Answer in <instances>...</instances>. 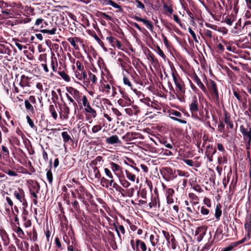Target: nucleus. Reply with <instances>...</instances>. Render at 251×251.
Here are the masks:
<instances>
[{
  "instance_id": "nucleus-12",
  "label": "nucleus",
  "mask_w": 251,
  "mask_h": 251,
  "mask_svg": "<svg viewBox=\"0 0 251 251\" xmlns=\"http://www.w3.org/2000/svg\"><path fill=\"white\" fill-rule=\"evenodd\" d=\"M193 79V80L197 83V85L201 89L202 92L206 95L208 94V91L206 88L201 82V79L196 74H195Z\"/></svg>"
},
{
  "instance_id": "nucleus-61",
  "label": "nucleus",
  "mask_w": 251,
  "mask_h": 251,
  "mask_svg": "<svg viewBox=\"0 0 251 251\" xmlns=\"http://www.w3.org/2000/svg\"><path fill=\"white\" fill-rule=\"evenodd\" d=\"M177 175L179 176H184V177H188L189 176V173L188 172H185V171H181V170H177Z\"/></svg>"
},
{
  "instance_id": "nucleus-27",
  "label": "nucleus",
  "mask_w": 251,
  "mask_h": 251,
  "mask_svg": "<svg viewBox=\"0 0 251 251\" xmlns=\"http://www.w3.org/2000/svg\"><path fill=\"white\" fill-rule=\"evenodd\" d=\"M25 107L26 111L32 114H35V110L33 106L27 100H25Z\"/></svg>"
},
{
  "instance_id": "nucleus-59",
  "label": "nucleus",
  "mask_w": 251,
  "mask_h": 251,
  "mask_svg": "<svg viewBox=\"0 0 251 251\" xmlns=\"http://www.w3.org/2000/svg\"><path fill=\"white\" fill-rule=\"evenodd\" d=\"M170 115H173L177 117L181 118L182 117V114L176 110H171L170 111Z\"/></svg>"
},
{
  "instance_id": "nucleus-9",
  "label": "nucleus",
  "mask_w": 251,
  "mask_h": 251,
  "mask_svg": "<svg viewBox=\"0 0 251 251\" xmlns=\"http://www.w3.org/2000/svg\"><path fill=\"white\" fill-rule=\"evenodd\" d=\"M240 131L243 135V138L245 141L251 140V129L247 127L246 128L243 126H240Z\"/></svg>"
},
{
  "instance_id": "nucleus-64",
  "label": "nucleus",
  "mask_w": 251,
  "mask_h": 251,
  "mask_svg": "<svg viewBox=\"0 0 251 251\" xmlns=\"http://www.w3.org/2000/svg\"><path fill=\"white\" fill-rule=\"evenodd\" d=\"M118 103L122 106V107H124V106H128V105H130L128 103H127V102H126V101L125 100H124L123 98L122 99H120L118 100Z\"/></svg>"
},
{
  "instance_id": "nucleus-22",
  "label": "nucleus",
  "mask_w": 251,
  "mask_h": 251,
  "mask_svg": "<svg viewBox=\"0 0 251 251\" xmlns=\"http://www.w3.org/2000/svg\"><path fill=\"white\" fill-rule=\"evenodd\" d=\"M0 53L7 54L10 56L11 53V50L6 45L0 44Z\"/></svg>"
},
{
  "instance_id": "nucleus-44",
  "label": "nucleus",
  "mask_w": 251,
  "mask_h": 251,
  "mask_svg": "<svg viewBox=\"0 0 251 251\" xmlns=\"http://www.w3.org/2000/svg\"><path fill=\"white\" fill-rule=\"evenodd\" d=\"M126 177L128 179L133 182L135 181L136 178L135 175L133 174L131 172L127 170H126Z\"/></svg>"
},
{
  "instance_id": "nucleus-30",
  "label": "nucleus",
  "mask_w": 251,
  "mask_h": 251,
  "mask_svg": "<svg viewBox=\"0 0 251 251\" xmlns=\"http://www.w3.org/2000/svg\"><path fill=\"white\" fill-rule=\"evenodd\" d=\"M61 136L64 143H69L70 141L71 142H73V140L72 139L71 136L68 134L67 131L62 132L61 133Z\"/></svg>"
},
{
  "instance_id": "nucleus-52",
  "label": "nucleus",
  "mask_w": 251,
  "mask_h": 251,
  "mask_svg": "<svg viewBox=\"0 0 251 251\" xmlns=\"http://www.w3.org/2000/svg\"><path fill=\"white\" fill-rule=\"evenodd\" d=\"M66 96L67 99L70 101H71V102H72L73 103V105L75 107V113H76V109L78 108V106L77 105V103L74 101L73 99L68 94L66 93Z\"/></svg>"
},
{
  "instance_id": "nucleus-42",
  "label": "nucleus",
  "mask_w": 251,
  "mask_h": 251,
  "mask_svg": "<svg viewBox=\"0 0 251 251\" xmlns=\"http://www.w3.org/2000/svg\"><path fill=\"white\" fill-rule=\"evenodd\" d=\"M86 189L82 185H80L77 188L75 189V191H77L78 193L79 192V193L83 196V200H85L84 198V194L85 193V191H86Z\"/></svg>"
},
{
  "instance_id": "nucleus-56",
  "label": "nucleus",
  "mask_w": 251,
  "mask_h": 251,
  "mask_svg": "<svg viewBox=\"0 0 251 251\" xmlns=\"http://www.w3.org/2000/svg\"><path fill=\"white\" fill-rule=\"evenodd\" d=\"M26 118L27 120V122L28 124L30 127L33 129H36V126H35L33 121L30 118V117L28 115H27Z\"/></svg>"
},
{
  "instance_id": "nucleus-23",
  "label": "nucleus",
  "mask_w": 251,
  "mask_h": 251,
  "mask_svg": "<svg viewBox=\"0 0 251 251\" xmlns=\"http://www.w3.org/2000/svg\"><path fill=\"white\" fill-rule=\"evenodd\" d=\"M68 42L70 43L71 45L75 48L76 50H79L78 46L76 44V42L79 41L80 40L78 37H70L67 39Z\"/></svg>"
},
{
  "instance_id": "nucleus-31",
  "label": "nucleus",
  "mask_w": 251,
  "mask_h": 251,
  "mask_svg": "<svg viewBox=\"0 0 251 251\" xmlns=\"http://www.w3.org/2000/svg\"><path fill=\"white\" fill-rule=\"evenodd\" d=\"M131 76L135 83L141 85H143L142 81L135 71L131 74Z\"/></svg>"
},
{
  "instance_id": "nucleus-32",
  "label": "nucleus",
  "mask_w": 251,
  "mask_h": 251,
  "mask_svg": "<svg viewBox=\"0 0 251 251\" xmlns=\"http://www.w3.org/2000/svg\"><path fill=\"white\" fill-rule=\"evenodd\" d=\"M222 205L220 203H218L216 208L215 216L217 220H220V218L222 215V210H221Z\"/></svg>"
},
{
  "instance_id": "nucleus-2",
  "label": "nucleus",
  "mask_w": 251,
  "mask_h": 251,
  "mask_svg": "<svg viewBox=\"0 0 251 251\" xmlns=\"http://www.w3.org/2000/svg\"><path fill=\"white\" fill-rule=\"evenodd\" d=\"M205 84L207 87L208 94L211 95L213 100L216 103L219 102V92L216 83L211 79L205 78Z\"/></svg>"
},
{
  "instance_id": "nucleus-28",
  "label": "nucleus",
  "mask_w": 251,
  "mask_h": 251,
  "mask_svg": "<svg viewBox=\"0 0 251 251\" xmlns=\"http://www.w3.org/2000/svg\"><path fill=\"white\" fill-rule=\"evenodd\" d=\"M56 109L57 106L53 104H50L49 106L50 112L51 114V116L54 120H56L58 117L57 113L56 111Z\"/></svg>"
},
{
  "instance_id": "nucleus-45",
  "label": "nucleus",
  "mask_w": 251,
  "mask_h": 251,
  "mask_svg": "<svg viewBox=\"0 0 251 251\" xmlns=\"http://www.w3.org/2000/svg\"><path fill=\"white\" fill-rule=\"evenodd\" d=\"M218 162L219 164H226L227 163V159L226 156L223 155V156H219L218 157Z\"/></svg>"
},
{
  "instance_id": "nucleus-40",
  "label": "nucleus",
  "mask_w": 251,
  "mask_h": 251,
  "mask_svg": "<svg viewBox=\"0 0 251 251\" xmlns=\"http://www.w3.org/2000/svg\"><path fill=\"white\" fill-rule=\"evenodd\" d=\"M51 68L53 72L57 71V67L58 66V64L57 62V59L56 57L53 58L52 57L51 58Z\"/></svg>"
},
{
  "instance_id": "nucleus-16",
  "label": "nucleus",
  "mask_w": 251,
  "mask_h": 251,
  "mask_svg": "<svg viewBox=\"0 0 251 251\" xmlns=\"http://www.w3.org/2000/svg\"><path fill=\"white\" fill-rule=\"evenodd\" d=\"M31 77L25 76L24 75H22L21 77V81L20 82V85L22 87H30L29 80Z\"/></svg>"
},
{
  "instance_id": "nucleus-21",
  "label": "nucleus",
  "mask_w": 251,
  "mask_h": 251,
  "mask_svg": "<svg viewBox=\"0 0 251 251\" xmlns=\"http://www.w3.org/2000/svg\"><path fill=\"white\" fill-rule=\"evenodd\" d=\"M224 121L225 123L228 125L230 129L233 128V124L232 121L231 120L230 114L227 112H224Z\"/></svg>"
},
{
  "instance_id": "nucleus-49",
  "label": "nucleus",
  "mask_w": 251,
  "mask_h": 251,
  "mask_svg": "<svg viewBox=\"0 0 251 251\" xmlns=\"http://www.w3.org/2000/svg\"><path fill=\"white\" fill-rule=\"evenodd\" d=\"M214 241H210L209 240L208 242L205 245V246L202 248V251H208L212 247Z\"/></svg>"
},
{
  "instance_id": "nucleus-13",
  "label": "nucleus",
  "mask_w": 251,
  "mask_h": 251,
  "mask_svg": "<svg viewBox=\"0 0 251 251\" xmlns=\"http://www.w3.org/2000/svg\"><path fill=\"white\" fill-rule=\"evenodd\" d=\"M175 191L173 188H167L166 190V195L167 202L168 204H171L174 202V199L173 196L174 195Z\"/></svg>"
},
{
  "instance_id": "nucleus-48",
  "label": "nucleus",
  "mask_w": 251,
  "mask_h": 251,
  "mask_svg": "<svg viewBox=\"0 0 251 251\" xmlns=\"http://www.w3.org/2000/svg\"><path fill=\"white\" fill-rule=\"evenodd\" d=\"M93 173L94 174L95 178L98 179H100L101 177V174L98 168L95 166L93 167Z\"/></svg>"
},
{
  "instance_id": "nucleus-63",
  "label": "nucleus",
  "mask_w": 251,
  "mask_h": 251,
  "mask_svg": "<svg viewBox=\"0 0 251 251\" xmlns=\"http://www.w3.org/2000/svg\"><path fill=\"white\" fill-rule=\"evenodd\" d=\"M141 101L148 106H152V102L151 101L150 99L148 98L142 99Z\"/></svg>"
},
{
  "instance_id": "nucleus-3",
  "label": "nucleus",
  "mask_w": 251,
  "mask_h": 251,
  "mask_svg": "<svg viewBox=\"0 0 251 251\" xmlns=\"http://www.w3.org/2000/svg\"><path fill=\"white\" fill-rule=\"evenodd\" d=\"M175 170L170 167H164L160 170V174L167 181L173 180L177 177Z\"/></svg>"
},
{
  "instance_id": "nucleus-38",
  "label": "nucleus",
  "mask_w": 251,
  "mask_h": 251,
  "mask_svg": "<svg viewBox=\"0 0 251 251\" xmlns=\"http://www.w3.org/2000/svg\"><path fill=\"white\" fill-rule=\"evenodd\" d=\"M57 73L65 81L67 82L70 81V77L64 71H58Z\"/></svg>"
},
{
  "instance_id": "nucleus-1",
  "label": "nucleus",
  "mask_w": 251,
  "mask_h": 251,
  "mask_svg": "<svg viewBox=\"0 0 251 251\" xmlns=\"http://www.w3.org/2000/svg\"><path fill=\"white\" fill-rule=\"evenodd\" d=\"M172 76L176 85V91L173 87L171 86L173 92L176 94L177 99L181 101L185 100V88L184 82L177 74L176 69L174 68L172 71Z\"/></svg>"
},
{
  "instance_id": "nucleus-51",
  "label": "nucleus",
  "mask_w": 251,
  "mask_h": 251,
  "mask_svg": "<svg viewBox=\"0 0 251 251\" xmlns=\"http://www.w3.org/2000/svg\"><path fill=\"white\" fill-rule=\"evenodd\" d=\"M88 75L89 79H90L93 84H96L97 82V77L96 76L90 71L88 72Z\"/></svg>"
},
{
  "instance_id": "nucleus-55",
  "label": "nucleus",
  "mask_w": 251,
  "mask_h": 251,
  "mask_svg": "<svg viewBox=\"0 0 251 251\" xmlns=\"http://www.w3.org/2000/svg\"><path fill=\"white\" fill-rule=\"evenodd\" d=\"M148 58L151 59L152 63H156L158 62V60L155 57L154 54L151 51H149L148 54Z\"/></svg>"
},
{
  "instance_id": "nucleus-50",
  "label": "nucleus",
  "mask_w": 251,
  "mask_h": 251,
  "mask_svg": "<svg viewBox=\"0 0 251 251\" xmlns=\"http://www.w3.org/2000/svg\"><path fill=\"white\" fill-rule=\"evenodd\" d=\"M120 181L122 186L125 188L128 187L130 185V183L124 177L120 178Z\"/></svg>"
},
{
  "instance_id": "nucleus-8",
  "label": "nucleus",
  "mask_w": 251,
  "mask_h": 251,
  "mask_svg": "<svg viewBox=\"0 0 251 251\" xmlns=\"http://www.w3.org/2000/svg\"><path fill=\"white\" fill-rule=\"evenodd\" d=\"M140 136L141 134L139 133L128 132L122 136V139L126 142H129L138 138Z\"/></svg>"
},
{
  "instance_id": "nucleus-58",
  "label": "nucleus",
  "mask_w": 251,
  "mask_h": 251,
  "mask_svg": "<svg viewBox=\"0 0 251 251\" xmlns=\"http://www.w3.org/2000/svg\"><path fill=\"white\" fill-rule=\"evenodd\" d=\"M1 149L3 151V157H5L6 158H8L9 156V151L8 148L5 146H1Z\"/></svg>"
},
{
  "instance_id": "nucleus-39",
  "label": "nucleus",
  "mask_w": 251,
  "mask_h": 251,
  "mask_svg": "<svg viewBox=\"0 0 251 251\" xmlns=\"http://www.w3.org/2000/svg\"><path fill=\"white\" fill-rule=\"evenodd\" d=\"M134 192V189L133 188H130L129 189H127L125 191V193L122 194V196L123 197H132L133 193Z\"/></svg>"
},
{
  "instance_id": "nucleus-6",
  "label": "nucleus",
  "mask_w": 251,
  "mask_h": 251,
  "mask_svg": "<svg viewBox=\"0 0 251 251\" xmlns=\"http://www.w3.org/2000/svg\"><path fill=\"white\" fill-rule=\"evenodd\" d=\"M216 152V147H214L210 144L206 146L205 154L210 162L213 161V156Z\"/></svg>"
},
{
  "instance_id": "nucleus-46",
  "label": "nucleus",
  "mask_w": 251,
  "mask_h": 251,
  "mask_svg": "<svg viewBox=\"0 0 251 251\" xmlns=\"http://www.w3.org/2000/svg\"><path fill=\"white\" fill-rule=\"evenodd\" d=\"M157 238H155L153 235H151L150 237V240L151 241V245L154 247L155 246H156L158 243L159 236H157Z\"/></svg>"
},
{
  "instance_id": "nucleus-43",
  "label": "nucleus",
  "mask_w": 251,
  "mask_h": 251,
  "mask_svg": "<svg viewBox=\"0 0 251 251\" xmlns=\"http://www.w3.org/2000/svg\"><path fill=\"white\" fill-rule=\"evenodd\" d=\"M56 31V28L54 27L52 28L51 29H42L40 30V31L42 33H47L50 35H54L55 34Z\"/></svg>"
},
{
  "instance_id": "nucleus-5",
  "label": "nucleus",
  "mask_w": 251,
  "mask_h": 251,
  "mask_svg": "<svg viewBox=\"0 0 251 251\" xmlns=\"http://www.w3.org/2000/svg\"><path fill=\"white\" fill-rule=\"evenodd\" d=\"M190 110L193 118L198 119V116L197 112L199 110V104L196 96H194L192 98V101L190 104Z\"/></svg>"
},
{
  "instance_id": "nucleus-53",
  "label": "nucleus",
  "mask_w": 251,
  "mask_h": 251,
  "mask_svg": "<svg viewBox=\"0 0 251 251\" xmlns=\"http://www.w3.org/2000/svg\"><path fill=\"white\" fill-rule=\"evenodd\" d=\"M163 9L166 12H168L170 14H172L174 12V10L172 6H168L166 3H164Z\"/></svg>"
},
{
  "instance_id": "nucleus-7",
  "label": "nucleus",
  "mask_w": 251,
  "mask_h": 251,
  "mask_svg": "<svg viewBox=\"0 0 251 251\" xmlns=\"http://www.w3.org/2000/svg\"><path fill=\"white\" fill-rule=\"evenodd\" d=\"M60 111L59 112L60 118L62 120H67L69 118L70 114V108L64 103L62 106H60Z\"/></svg>"
},
{
  "instance_id": "nucleus-36",
  "label": "nucleus",
  "mask_w": 251,
  "mask_h": 251,
  "mask_svg": "<svg viewBox=\"0 0 251 251\" xmlns=\"http://www.w3.org/2000/svg\"><path fill=\"white\" fill-rule=\"evenodd\" d=\"M222 233H223V230L221 228H218L215 234H214V239L213 240L214 241V240L217 239V240L218 241L220 240L221 239H222Z\"/></svg>"
},
{
  "instance_id": "nucleus-11",
  "label": "nucleus",
  "mask_w": 251,
  "mask_h": 251,
  "mask_svg": "<svg viewBox=\"0 0 251 251\" xmlns=\"http://www.w3.org/2000/svg\"><path fill=\"white\" fill-rule=\"evenodd\" d=\"M105 142L110 145H114L115 144L121 145L122 144V141L119 139L117 135H113L111 136L107 137L105 140Z\"/></svg>"
},
{
  "instance_id": "nucleus-19",
  "label": "nucleus",
  "mask_w": 251,
  "mask_h": 251,
  "mask_svg": "<svg viewBox=\"0 0 251 251\" xmlns=\"http://www.w3.org/2000/svg\"><path fill=\"white\" fill-rule=\"evenodd\" d=\"M14 197L20 202L25 198V192L22 189H19L18 191L14 192Z\"/></svg>"
},
{
  "instance_id": "nucleus-14",
  "label": "nucleus",
  "mask_w": 251,
  "mask_h": 251,
  "mask_svg": "<svg viewBox=\"0 0 251 251\" xmlns=\"http://www.w3.org/2000/svg\"><path fill=\"white\" fill-rule=\"evenodd\" d=\"M0 234L1 237V239L3 242V245L5 246H7L8 245L10 242V239L9 238L8 235L5 230L3 229H0Z\"/></svg>"
},
{
  "instance_id": "nucleus-47",
  "label": "nucleus",
  "mask_w": 251,
  "mask_h": 251,
  "mask_svg": "<svg viewBox=\"0 0 251 251\" xmlns=\"http://www.w3.org/2000/svg\"><path fill=\"white\" fill-rule=\"evenodd\" d=\"M143 23L146 26V27L149 28L151 31H153V25L151 23V22H150V21L148 20H146V19H144L143 22Z\"/></svg>"
},
{
  "instance_id": "nucleus-33",
  "label": "nucleus",
  "mask_w": 251,
  "mask_h": 251,
  "mask_svg": "<svg viewBox=\"0 0 251 251\" xmlns=\"http://www.w3.org/2000/svg\"><path fill=\"white\" fill-rule=\"evenodd\" d=\"M96 16L97 17H102L105 18L109 21L112 20V18L110 16L107 15L105 13H103L100 11H97V13H96Z\"/></svg>"
},
{
  "instance_id": "nucleus-37",
  "label": "nucleus",
  "mask_w": 251,
  "mask_h": 251,
  "mask_svg": "<svg viewBox=\"0 0 251 251\" xmlns=\"http://www.w3.org/2000/svg\"><path fill=\"white\" fill-rule=\"evenodd\" d=\"M15 231L17 233L18 236L19 238L21 239L25 238V233L20 226H16Z\"/></svg>"
},
{
  "instance_id": "nucleus-57",
  "label": "nucleus",
  "mask_w": 251,
  "mask_h": 251,
  "mask_svg": "<svg viewBox=\"0 0 251 251\" xmlns=\"http://www.w3.org/2000/svg\"><path fill=\"white\" fill-rule=\"evenodd\" d=\"M171 238L170 239V243H171L172 248L173 249H175L176 248V241L175 236L173 234L171 235Z\"/></svg>"
},
{
  "instance_id": "nucleus-62",
  "label": "nucleus",
  "mask_w": 251,
  "mask_h": 251,
  "mask_svg": "<svg viewBox=\"0 0 251 251\" xmlns=\"http://www.w3.org/2000/svg\"><path fill=\"white\" fill-rule=\"evenodd\" d=\"M51 95L52 96L51 99L52 100L53 102L55 104L57 100H58V96L57 95L56 93L53 90L51 91Z\"/></svg>"
},
{
  "instance_id": "nucleus-10",
  "label": "nucleus",
  "mask_w": 251,
  "mask_h": 251,
  "mask_svg": "<svg viewBox=\"0 0 251 251\" xmlns=\"http://www.w3.org/2000/svg\"><path fill=\"white\" fill-rule=\"evenodd\" d=\"M106 40L113 47H116L119 49H122V45L121 43L115 37L113 36L107 37Z\"/></svg>"
},
{
  "instance_id": "nucleus-60",
  "label": "nucleus",
  "mask_w": 251,
  "mask_h": 251,
  "mask_svg": "<svg viewBox=\"0 0 251 251\" xmlns=\"http://www.w3.org/2000/svg\"><path fill=\"white\" fill-rule=\"evenodd\" d=\"M188 30H189V32L190 34L192 36V37H193L194 40L195 41V42L196 43H198L199 41H198V40L197 39V37L195 33L194 32V31L192 29V28L190 27H189Z\"/></svg>"
},
{
  "instance_id": "nucleus-20",
  "label": "nucleus",
  "mask_w": 251,
  "mask_h": 251,
  "mask_svg": "<svg viewBox=\"0 0 251 251\" xmlns=\"http://www.w3.org/2000/svg\"><path fill=\"white\" fill-rule=\"evenodd\" d=\"M237 182H238V175H237V173H236L235 175L233 176L232 181H231V182L230 183V185L229 186L230 191H232V193H233L235 191Z\"/></svg>"
},
{
  "instance_id": "nucleus-24",
  "label": "nucleus",
  "mask_w": 251,
  "mask_h": 251,
  "mask_svg": "<svg viewBox=\"0 0 251 251\" xmlns=\"http://www.w3.org/2000/svg\"><path fill=\"white\" fill-rule=\"evenodd\" d=\"M158 205V207H160V201L158 196L157 195L156 197H154L153 198L152 197L151 201L149 203V206L150 208H151L153 207H156Z\"/></svg>"
},
{
  "instance_id": "nucleus-25",
  "label": "nucleus",
  "mask_w": 251,
  "mask_h": 251,
  "mask_svg": "<svg viewBox=\"0 0 251 251\" xmlns=\"http://www.w3.org/2000/svg\"><path fill=\"white\" fill-rule=\"evenodd\" d=\"M120 93L122 95V98L129 105H131L133 102V100L126 92L120 90Z\"/></svg>"
},
{
  "instance_id": "nucleus-4",
  "label": "nucleus",
  "mask_w": 251,
  "mask_h": 251,
  "mask_svg": "<svg viewBox=\"0 0 251 251\" xmlns=\"http://www.w3.org/2000/svg\"><path fill=\"white\" fill-rule=\"evenodd\" d=\"M82 103L83 106L85 107L84 111L88 113L89 116L95 118L97 116V112L95 110L91 107L88 101L87 98L85 95L83 96L82 98Z\"/></svg>"
},
{
  "instance_id": "nucleus-15",
  "label": "nucleus",
  "mask_w": 251,
  "mask_h": 251,
  "mask_svg": "<svg viewBox=\"0 0 251 251\" xmlns=\"http://www.w3.org/2000/svg\"><path fill=\"white\" fill-rule=\"evenodd\" d=\"M147 246L145 242L139 240H136V251H146Z\"/></svg>"
},
{
  "instance_id": "nucleus-17",
  "label": "nucleus",
  "mask_w": 251,
  "mask_h": 251,
  "mask_svg": "<svg viewBox=\"0 0 251 251\" xmlns=\"http://www.w3.org/2000/svg\"><path fill=\"white\" fill-rule=\"evenodd\" d=\"M109 165L110 168L116 175H119L121 173L122 167L120 165L113 162H111Z\"/></svg>"
},
{
  "instance_id": "nucleus-54",
  "label": "nucleus",
  "mask_w": 251,
  "mask_h": 251,
  "mask_svg": "<svg viewBox=\"0 0 251 251\" xmlns=\"http://www.w3.org/2000/svg\"><path fill=\"white\" fill-rule=\"evenodd\" d=\"M100 180V183L101 185L103 187H105L106 188H108V182L109 180L106 179L104 177H101L100 179H99Z\"/></svg>"
},
{
  "instance_id": "nucleus-34",
  "label": "nucleus",
  "mask_w": 251,
  "mask_h": 251,
  "mask_svg": "<svg viewBox=\"0 0 251 251\" xmlns=\"http://www.w3.org/2000/svg\"><path fill=\"white\" fill-rule=\"evenodd\" d=\"M90 34L93 36L94 39L98 42L99 44L102 48H104V45L103 42L99 38L94 31H90Z\"/></svg>"
},
{
  "instance_id": "nucleus-18",
  "label": "nucleus",
  "mask_w": 251,
  "mask_h": 251,
  "mask_svg": "<svg viewBox=\"0 0 251 251\" xmlns=\"http://www.w3.org/2000/svg\"><path fill=\"white\" fill-rule=\"evenodd\" d=\"M66 89L67 92L72 95L75 100L80 98V93L76 89L72 87H67Z\"/></svg>"
},
{
  "instance_id": "nucleus-35",
  "label": "nucleus",
  "mask_w": 251,
  "mask_h": 251,
  "mask_svg": "<svg viewBox=\"0 0 251 251\" xmlns=\"http://www.w3.org/2000/svg\"><path fill=\"white\" fill-rule=\"evenodd\" d=\"M72 206L74 209V211L79 214L81 213V209L80 208L79 204L76 200H74L72 202Z\"/></svg>"
},
{
  "instance_id": "nucleus-29",
  "label": "nucleus",
  "mask_w": 251,
  "mask_h": 251,
  "mask_svg": "<svg viewBox=\"0 0 251 251\" xmlns=\"http://www.w3.org/2000/svg\"><path fill=\"white\" fill-rule=\"evenodd\" d=\"M243 241H237L235 242H233L231 243L228 246L222 249L221 251H231L234 247L237 246L238 245L241 244Z\"/></svg>"
},
{
  "instance_id": "nucleus-26",
  "label": "nucleus",
  "mask_w": 251,
  "mask_h": 251,
  "mask_svg": "<svg viewBox=\"0 0 251 251\" xmlns=\"http://www.w3.org/2000/svg\"><path fill=\"white\" fill-rule=\"evenodd\" d=\"M50 169L47 171L46 176L49 184L52 185L53 182V175L51 171V168L52 167L51 160L50 162Z\"/></svg>"
},
{
  "instance_id": "nucleus-41",
  "label": "nucleus",
  "mask_w": 251,
  "mask_h": 251,
  "mask_svg": "<svg viewBox=\"0 0 251 251\" xmlns=\"http://www.w3.org/2000/svg\"><path fill=\"white\" fill-rule=\"evenodd\" d=\"M24 143L25 145V148L29 151V153L30 154H33L34 153V151H32V152H30L29 151V148H32V145L31 144V142H30V141L28 139L25 138V139L24 140Z\"/></svg>"
}]
</instances>
